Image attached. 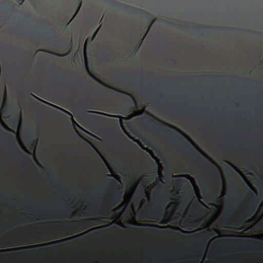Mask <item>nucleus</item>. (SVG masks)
<instances>
[{"mask_svg": "<svg viewBox=\"0 0 263 263\" xmlns=\"http://www.w3.org/2000/svg\"><path fill=\"white\" fill-rule=\"evenodd\" d=\"M103 57H106L107 56V55H106V53H104V54H103Z\"/></svg>", "mask_w": 263, "mask_h": 263, "instance_id": "obj_36", "label": "nucleus"}, {"mask_svg": "<svg viewBox=\"0 0 263 263\" xmlns=\"http://www.w3.org/2000/svg\"><path fill=\"white\" fill-rule=\"evenodd\" d=\"M214 231L216 233L217 232V231L215 229H214Z\"/></svg>", "mask_w": 263, "mask_h": 263, "instance_id": "obj_41", "label": "nucleus"}, {"mask_svg": "<svg viewBox=\"0 0 263 263\" xmlns=\"http://www.w3.org/2000/svg\"><path fill=\"white\" fill-rule=\"evenodd\" d=\"M123 196V191L120 190V188L115 189L112 194L110 195V199L109 204L111 207H114L121 201Z\"/></svg>", "mask_w": 263, "mask_h": 263, "instance_id": "obj_4", "label": "nucleus"}, {"mask_svg": "<svg viewBox=\"0 0 263 263\" xmlns=\"http://www.w3.org/2000/svg\"><path fill=\"white\" fill-rule=\"evenodd\" d=\"M195 255H197V256H199V252H198H198H195Z\"/></svg>", "mask_w": 263, "mask_h": 263, "instance_id": "obj_34", "label": "nucleus"}, {"mask_svg": "<svg viewBox=\"0 0 263 263\" xmlns=\"http://www.w3.org/2000/svg\"><path fill=\"white\" fill-rule=\"evenodd\" d=\"M238 30H239V31H241V29H238Z\"/></svg>", "mask_w": 263, "mask_h": 263, "instance_id": "obj_43", "label": "nucleus"}, {"mask_svg": "<svg viewBox=\"0 0 263 263\" xmlns=\"http://www.w3.org/2000/svg\"><path fill=\"white\" fill-rule=\"evenodd\" d=\"M140 12L141 13L144 14L145 15H147V13L146 11H143V10H140Z\"/></svg>", "mask_w": 263, "mask_h": 263, "instance_id": "obj_27", "label": "nucleus"}, {"mask_svg": "<svg viewBox=\"0 0 263 263\" xmlns=\"http://www.w3.org/2000/svg\"><path fill=\"white\" fill-rule=\"evenodd\" d=\"M198 203H200V204H201V205L202 206V207L203 208H208V206H206V205L204 203L202 202V201L199 200H198Z\"/></svg>", "mask_w": 263, "mask_h": 263, "instance_id": "obj_22", "label": "nucleus"}, {"mask_svg": "<svg viewBox=\"0 0 263 263\" xmlns=\"http://www.w3.org/2000/svg\"><path fill=\"white\" fill-rule=\"evenodd\" d=\"M258 204V199L254 195H252V200H251L249 205L244 209L243 215L245 218H250L254 215L257 210Z\"/></svg>", "mask_w": 263, "mask_h": 263, "instance_id": "obj_3", "label": "nucleus"}, {"mask_svg": "<svg viewBox=\"0 0 263 263\" xmlns=\"http://www.w3.org/2000/svg\"><path fill=\"white\" fill-rule=\"evenodd\" d=\"M81 234H78L77 236H73V237H77V236H80Z\"/></svg>", "mask_w": 263, "mask_h": 263, "instance_id": "obj_39", "label": "nucleus"}, {"mask_svg": "<svg viewBox=\"0 0 263 263\" xmlns=\"http://www.w3.org/2000/svg\"><path fill=\"white\" fill-rule=\"evenodd\" d=\"M31 247H32V246H25V247H23V248L26 249V248H30Z\"/></svg>", "mask_w": 263, "mask_h": 263, "instance_id": "obj_32", "label": "nucleus"}, {"mask_svg": "<svg viewBox=\"0 0 263 263\" xmlns=\"http://www.w3.org/2000/svg\"><path fill=\"white\" fill-rule=\"evenodd\" d=\"M144 124L148 127L152 129L153 133H156L157 135L160 134V133H165L166 136H172L173 137H177L176 133L172 129H168L164 127V126H168L173 130H177L176 128L166 124L165 123H158L152 118H145L144 119Z\"/></svg>", "mask_w": 263, "mask_h": 263, "instance_id": "obj_1", "label": "nucleus"}, {"mask_svg": "<svg viewBox=\"0 0 263 263\" xmlns=\"http://www.w3.org/2000/svg\"><path fill=\"white\" fill-rule=\"evenodd\" d=\"M189 201V199L187 198H186L184 199V201L181 202V204L183 207H184L185 205H186Z\"/></svg>", "mask_w": 263, "mask_h": 263, "instance_id": "obj_17", "label": "nucleus"}, {"mask_svg": "<svg viewBox=\"0 0 263 263\" xmlns=\"http://www.w3.org/2000/svg\"><path fill=\"white\" fill-rule=\"evenodd\" d=\"M156 202L152 207L153 218L157 219H161L165 212V205L168 201V199L165 195L162 194L159 191L156 195Z\"/></svg>", "mask_w": 263, "mask_h": 263, "instance_id": "obj_2", "label": "nucleus"}, {"mask_svg": "<svg viewBox=\"0 0 263 263\" xmlns=\"http://www.w3.org/2000/svg\"><path fill=\"white\" fill-rule=\"evenodd\" d=\"M212 230H209L207 231L202 232L200 233L195 235V237L198 238H202L204 239H208L211 237V233Z\"/></svg>", "mask_w": 263, "mask_h": 263, "instance_id": "obj_8", "label": "nucleus"}, {"mask_svg": "<svg viewBox=\"0 0 263 263\" xmlns=\"http://www.w3.org/2000/svg\"><path fill=\"white\" fill-rule=\"evenodd\" d=\"M82 80L81 78H79L78 79L74 80L73 83L74 87L80 89V92H81L84 89V87L82 86Z\"/></svg>", "mask_w": 263, "mask_h": 263, "instance_id": "obj_9", "label": "nucleus"}, {"mask_svg": "<svg viewBox=\"0 0 263 263\" xmlns=\"http://www.w3.org/2000/svg\"><path fill=\"white\" fill-rule=\"evenodd\" d=\"M207 172L210 173L211 176L214 177L216 179H218V174L215 173L213 168L209 169L207 170Z\"/></svg>", "mask_w": 263, "mask_h": 263, "instance_id": "obj_12", "label": "nucleus"}, {"mask_svg": "<svg viewBox=\"0 0 263 263\" xmlns=\"http://www.w3.org/2000/svg\"><path fill=\"white\" fill-rule=\"evenodd\" d=\"M0 135L4 137H6V138L8 137V134H6L4 131H3L2 129H1V128H0Z\"/></svg>", "mask_w": 263, "mask_h": 263, "instance_id": "obj_20", "label": "nucleus"}, {"mask_svg": "<svg viewBox=\"0 0 263 263\" xmlns=\"http://www.w3.org/2000/svg\"><path fill=\"white\" fill-rule=\"evenodd\" d=\"M51 31H52V33H53V37L54 38H57V36L56 35L55 31L53 30H52V29H51Z\"/></svg>", "mask_w": 263, "mask_h": 263, "instance_id": "obj_23", "label": "nucleus"}, {"mask_svg": "<svg viewBox=\"0 0 263 263\" xmlns=\"http://www.w3.org/2000/svg\"><path fill=\"white\" fill-rule=\"evenodd\" d=\"M210 198H210V200H212V198H211V197H212V195H210Z\"/></svg>", "mask_w": 263, "mask_h": 263, "instance_id": "obj_40", "label": "nucleus"}, {"mask_svg": "<svg viewBox=\"0 0 263 263\" xmlns=\"http://www.w3.org/2000/svg\"><path fill=\"white\" fill-rule=\"evenodd\" d=\"M139 192L142 194L146 193V189L144 186H141L139 189Z\"/></svg>", "mask_w": 263, "mask_h": 263, "instance_id": "obj_18", "label": "nucleus"}, {"mask_svg": "<svg viewBox=\"0 0 263 263\" xmlns=\"http://www.w3.org/2000/svg\"><path fill=\"white\" fill-rule=\"evenodd\" d=\"M95 197H93L92 198H91V201L94 202L95 201Z\"/></svg>", "mask_w": 263, "mask_h": 263, "instance_id": "obj_31", "label": "nucleus"}, {"mask_svg": "<svg viewBox=\"0 0 263 263\" xmlns=\"http://www.w3.org/2000/svg\"><path fill=\"white\" fill-rule=\"evenodd\" d=\"M160 224H165L166 223H165V222H164V221H161V222H160Z\"/></svg>", "mask_w": 263, "mask_h": 263, "instance_id": "obj_35", "label": "nucleus"}, {"mask_svg": "<svg viewBox=\"0 0 263 263\" xmlns=\"http://www.w3.org/2000/svg\"><path fill=\"white\" fill-rule=\"evenodd\" d=\"M257 84H258V85H262V83H261V82H259V83H257Z\"/></svg>", "mask_w": 263, "mask_h": 263, "instance_id": "obj_37", "label": "nucleus"}, {"mask_svg": "<svg viewBox=\"0 0 263 263\" xmlns=\"http://www.w3.org/2000/svg\"><path fill=\"white\" fill-rule=\"evenodd\" d=\"M175 229L177 231H178L181 233H185V234H189V233H190L191 232H189V231H184V230L181 229L180 228H178V227H176L175 228Z\"/></svg>", "mask_w": 263, "mask_h": 263, "instance_id": "obj_19", "label": "nucleus"}, {"mask_svg": "<svg viewBox=\"0 0 263 263\" xmlns=\"http://www.w3.org/2000/svg\"><path fill=\"white\" fill-rule=\"evenodd\" d=\"M106 182H113V180L112 179H107L106 180Z\"/></svg>", "mask_w": 263, "mask_h": 263, "instance_id": "obj_26", "label": "nucleus"}, {"mask_svg": "<svg viewBox=\"0 0 263 263\" xmlns=\"http://www.w3.org/2000/svg\"><path fill=\"white\" fill-rule=\"evenodd\" d=\"M70 196V194H69V193H67V196L68 197H69Z\"/></svg>", "mask_w": 263, "mask_h": 263, "instance_id": "obj_38", "label": "nucleus"}, {"mask_svg": "<svg viewBox=\"0 0 263 263\" xmlns=\"http://www.w3.org/2000/svg\"><path fill=\"white\" fill-rule=\"evenodd\" d=\"M94 79L96 80V81H97L98 82H99L100 84H101V85H103V86H106L108 88H111V89H114V88L113 87H112L111 86H109V85H106V84L105 83H104L103 82H102L101 81H100V80H98L97 78H94Z\"/></svg>", "mask_w": 263, "mask_h": 263, "instance_id": "obj_15", "label": "nucleus"}, {"mask_svg": "<svg viewBox=\"0 0 263 263\" xmlns=\"http://www.w3.org/2000/svg\"><path fill=\"white\" fill-rule=\"evenodd\" d=\"M81 6V0H77V8L73 17L77 14Z\"/></svg>", "mask_w": 263, "mask_h": 263, "instance_id": "obj_14", "label": "nucleus"}, {"mask_svg": "<svg viewBox=\"0 0 263 263\" xmlns=\"http://www.w3.org/2000/svg\"><path fill=\"white\" fill-rule=\"evenodd\" d=\"M179 226L184 229H195L196 227V222L190 219H187L183 222L179 223Z\"/></svg>", "mask_w": 263, "mask_h": 263, "instance_id": "obj_7", "label": "nucleus"}, {"mask_svg": "<svg viewBox=\"0 0 263 263\" xmlns=\"http://www.w3.org/2000/svg\"><path fill=\"white\" fill-rule=\"evenodd\" d=\"M186 151L190 153L191 157L193 159L197 160L198 162L201 164L205 165L206 164L205 160L202 159L201 157L196 154L194 151L188 145H186Z\"/></svg>", "mask_w": 263, "mask_h": 263, "instance_id": "obj_5", "label": "nucleus"}, {"mask_svg": "<svg viewBox=\"0 0 263 263\" xmlns=\"http://www.w3.org/2000/svg\"><path fill=\"white\" fill-rule=\"evenodd\" d=\"M43 51H45V50H43ZM46 52H47L50 53H52V54H54V55L58 56V57H64V56H66V54H67V53H61L59 52H52L47 51H46Z\"/></svg>", "mask_w": 263, "mask_h": 263, "instance_id": "obj_13", "label": "nucleus"}, {"mask_svg": "<svg viewBox=\"0 0 263 263\" xmlns=\"http://www.w3.org/2000/svg\"><path fill=\"white\" fill-rule=\"evenodd\" d=\"M14 226H15L14 224H12V225H9V226H7L5 228V229L6 230H9V229H14Z\"/></svg>", "mask_w": 263, "mask_h": 263, "instance_id": "obj_21", "label": "nucleus"}, {"mask_svg": "<svg viewBox=\"0 0 263 263\" xmlns=\"http://www.w3.org/2000/svg\"><path fill=\"white\" fill-rule=\"evenodd\" d=\"M139 226H146V227H153L155 228H163L165 227L160 226L159 225L153 224V223H140L138 224Z\"/></svg>", "mask_w": 263, "mask_h": 263, "instance_id": "obj_10", "label": "nucleus"}, {"mask_svg": "<svg viewBox=\"0 0 263 263\" xmlns=\"http://www.w3.org/2000/svg\"><path fill=\"white\" fill-rule=\"evenodd\" d=\"M146 169H147V171H148V172L149 173H152V168H146Z\"/></svg>", "mask_w": 263, "mask_h": 263, "instance_id": "obj_25", "label": "nucleus"}, {"mask_svg": "<svg viewBox=\"0 0 263 263\" xmlns=\"http://www.w3.org/2000/svg\"><path fill=\"white\" fill-rule=\"evenodd\" d=\"M106 176L107 177H114L115 178H117V176H116L115 175H114L113 174H107L106 175Z\"/></svg>", "mask_w": 263, "mask_h": 263, "instance_id": "obj_24", "label": "nucleus"}, {"mask_svg": "<svg viewBox=\"0 0 263 263\" xmlns=\"http://www.w3.org/2000/svg\"><path fill=\"white\" fill-rule=\"evenodd\" d=\"M18 117L17 116L13 117L10 119V121L15 125L17 124L18 122Z\"/></svg>", "mask_w": 263, "mask_h": 263, "instance_id": "obj_16", "label": "nucleus"}, {"mask_svg": "<svg viewBox=\"0 0 263 263\" xmlns=\"http://www.w3.org/2000/svg\"><path fill=\"white\" fill-rule=\"evenodd\" d=\"M182 172L185 173V172H188V171H182Z\"/></svg>", "mask_w": 263, "mask_h": 263, "instance_id": "obj_42", "label": "nucleus"}, {"mask_svg": "<svg viewBox=\"0 0 263 263\" xmlns=\"http://www.w3.org/2000/svg\"><path fill=\"white\" fill-rule=\"evenodd\" d=\"M240 80H242V81H245V79H241Z\"/></svg>", "mask_w": 263, "mask_h": 263, "instance_id": "obj_44", "label": "nucleus"}, {"mask_svg": "<svg viewBox=\"0 0 263 263\" xmlns=\"http://www.w3.org/2000/svg\"><path fill=\"white\" fill-rule=\"evenodd\" d=\"M12 147L13 149H15L16 154H17L18 155L21 157L22 160H24L26 158L25 155L23 154L22 152L21 151H20V149L17 147H16V146L15 145H13Z\"/></svg>", "mask_w": 263, "mask_h": 263, "instance_id": "obj_11", "label": "nucleus"}, {"mask_svg": "<svg viewBox=\"0 0 263 263\" xmlns=\"http://www.w3.org/2000/svg\"><path fill=\"white\" fill-rule=\"evenodd\" d=\"M71 213V210L70 209H67V210L62 211H55L54 212H50L48 214L49 215L60 217L61 216L68 217L69 215H70Z\"/></svg>", "mask_w": 263, "mask_h": 263, "instance_id": "obj_6", "label": "nucleus"}, {"mask_svg": "<svg viewBox=\"0 0 263 263\" xmlns=\"http://www.w3.org/2000/svg\"><path fill=\"white\" fill-rule=\"evenodd\" d=\"M153 180V178H150L148 179V180H147V182H151Z\"/></svg>", "mask_w": 263, "mask_h": 263, "instance_id": "obj_28", "label": "nucleus"}, {"mask_svg": "<svg viewBox=\"0 0 263 263\" xmlns=\"http://www.w3.org/2000/svg\"><path fill=\"white\" fill-rule=\"evenodd\" d=\"M196 207H197L198 209H199L202 211H204V209H202L201 208H200V206L196 205Z\"/></svg>", "mask_w": 263, "mask_h": 263, "instance_id": "obj_33", "label": "nucleus"}, {"mask_svg": "<svg viewBox=\"0 0 263 263\" xmlns=\"http://www.w3.org/2000/svg\"><path fill=\"white\" fill-rule=\"evenodd\" d=\"M253 243H254L255 245H256V246H260L259 243L257 242H254V241H252Z\"/></svg>", "mask_w": 263, "mask_h": 263, "instance_id": "obj_29", "label": "nucleus"}, {"mask_svg": "<svg viewBox=\"0 0 263 263\" xmlns=\"http://www.w3.org/2000/svg\"><path fill=\"white\" fill-rule=\"evenodd\" d=\"M116 91H117V92H121V93H126L125 92H122L121 90H119V89H117V90H116Z\"/></svg>", "mask_w": 263, "mask_h": 263, "instance_id": "obj_30", "label": "nucleus"}]
</instances>
